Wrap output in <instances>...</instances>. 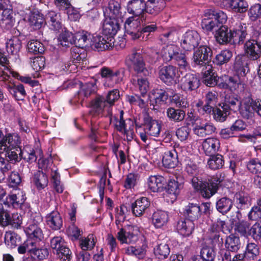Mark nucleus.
Masks as SVG:
<instances>
[{
    "instance_id": "nucleus-36",
    "label": "nucleus",
    "mask_w": 261,
    "mask_h": 261,
    "mask_svg": "<svg viewBox=\"0 0 261 261\" xmlns=\"http://www.w3.org/2000/svg\"><path fill=\"white\" fill-rule=\"evenodd\" d=\"M213 17L214 18V15L211 13L210 9L205 11L201 22V26L204 30L207 31H212L214 29L217 28L216 22L213 21Z\"/></svg>"
},
{
    "instance_id": "nucleus-15",
    "label": "nucleus",
    "mask_w": 261,
    "mask_h": 261,
    "mask_svg": "<svg viewBox=\"0 0 261 261\" xmlns=\"http://www.w3.org/2000/svg\"><path fill=\"white\" fill-rule=\"evenodd\" d=\"M180 149L179 146H177L171 150H167L164 152L162 163L165 167L173 168L177 165L178 152Z\"/></svg>"
},
{
    "instance_id": "nucleus-23",
    "label": "nucleus",
    "mask_w": 261,
    "mask_h": 261,
    "mask_svg": "<svg viewBox=\"0 0 261 261\" xmlns=\"http://www.w3.org/2000/svg\"><path fill=\"white\" fill-rule=\"evenodd\" d=\"M216 38L220 44L230 42L233 40L232 32L229 30L227 27L221 25L217 31Z\"/></svg>"
},
{
    "instance_id": "nucleus-60",
    "label": "nucleus",
    "mask_w": 261,
    "mask_h": 261,
    "mask_svg": "<svg viewBox=\"0 0 261 261\" xmlns=\"http://www.w3.org/2000/svg\"><path fill=\"white\" fill-rule=\"evenodd\" d=\"M29 20L30 25L35 29H39L44 22V18L40 14L33 13L30 15Z\"/></svg>"
},
{
    "instance_id": "nucleus-1",
    "label": "nucleus",
    "mask_w": 261,
    "mask_h": 261,
    "mask_svg": "<svg viewBox=\"0 0 261 261\" xmlns=\"http://www.w3.org/2000/svg\"><path fill=\"white\" fill-rule=\"evenodd\" d=\"M223 180V177H218L217 176L208 179L207 181L200 180L198 177H194L190 179L194 189L199 191L202 197L207 199L217 192L219 184Z\"/></svg>"
},
{
    "instance_id": "nucleus-12",
    "label": "nucleus",
    "mask_w": 261,
    "mask_h": 261,
    "mask_svg": "<svg viewBox=\"0 0 261 261\" xmlns=\"http://www.w3.org/2000/svg\"><path fill=\"white\" fill-rule=\"evenodd\" d=\"M202 74V82L207 86L213 87L217 84L219 77L213 71L212 65H207L205 67H201Z\"/></svg>"
},
{
    "instance_id": "nucleus-24",
    "label": "nucleus",
    "mask_w": 261,
    "mask_h": 261,
    "mask_svg": "<svg viewBox=\"0 0 261 261\" xmlns=\"http://www.w3.org/2000/svg\"><path fill=\"white\" fill-rule=\"evenodd\" d=\"M248 27L246 24L240 23L232 32L233 42L242 44L248 35Z\"/></svg>"
},
{
    "instance_id": "nucleus-43",
    "label": "nucleus",
    "mask_w": 261,
    "mask_h": 261,
    "mask_svg": "<svg viewBox=\"0 0 261 261\" xmlns=\"http://www.w3.org/2000/svg\"><path fill=\"white\" fill-rule=\"evenodd\" d=\"M146 248L147 245L145 244H143L142 246H129L126 249L125 252L128 255H134L139 259H142L146 254Z\"/></svg>"
},
{
    "instance_id": "nucleus-52",
    "label": "nucleus",
    "mask_w": 261,
    "mask_h": 261,
    "mask_svg": "<svg viewBox=\"0 0 261 261\" xmlns=\"http://www.w3.org/2000/svg\"><path fill=\"white\" fill-rule=\"evenodd\" d=\"M224 164V161L223 156L219 154L211 156L207 162L208 167L213 170L222 168Z\"/></svg>"
},
{
    "instance_id": "nucleus-44",
    "label": "nucleus",
    "mask_w": 261,
    "mask_h": 261,
    "mask_svg": "<svg viewBox=\"0 0 261 261\" xmlns=\"http://www.w3.org/2000/svg\"><path fill=\"white\" fill-rule=\"evenodd\" d=\"M90 34L87 32H78L74 36V44L79 48H84L88 45Z\"/></svg>"
},
{
    "instance_id": "nucleus-63",
    "label": "nucleus",
    "mask_w": 261,
    "mask_h": 261,
    "mask_svg": "<svg viewBox=\"0 0 261 261\" xmlns=\"http://www.w3.org/2000/svg\"><path fill=\"white\" fill-rule=\"evenodd\" d=\"M235 198L238 209H244L248 206L249 198L247 195L242 193H237L235 195Z\"/></svg>"
},
{
    "instance_id": "nucleus-31",
    "label": "nucleus",
    "mask_w": 261,
    "mask_h": 261,
    "mask_svg": "<svg viewBox=\"0 0 261 261\" xmlns=\"http://www.w3.org/2000/svg\"><path fill=\"white\" fill-rule=\"evenodd\" d=\"M22 45L20 40L17 37H13L6 42L7 52L12 55L18 57L19 52Z\"/></svg>"
},
{
    "instance_id": "nucleus-27",
    "label": "nucleus",
    "mask_w": 261,
    "mask_h": 261,
    "mask_svg": "<svg viewBox=\"0 0 261 261\" xmlns=\"http://www.w3.org/2000/svg\"><path fill=\"white\" fill-rule=\"evenodd\" d=\"M194 229V224L190 219H181L177 225L178 232L183 236H189Z\"/></svg>"
},
{
    "instance_id": "nucleus-54",
    "label": "nucleus",
    "mask_w": 261,
    "mask_h": 261,
    "mask_svg": "<svg viewBox=\"0 0 261 261\" xmlns=\"http://www.w3.org/2000/svg\"><path fill=\"white\" fill-rule=\"evenodd\" d=\"M170 252V249L168 244L162 243L154 249V254L159 258L165 259L167 258Z\"/></svg>"
},
{
    "instance_id": "nucleus-64",
    "label": "nucleus",
    "mask_w": 261,
    "mask_h": 261,
    "mask_svg": "<svg viewBox=\"0 0 261 261\" xmlns=\"http://www.w3.org/2000/svg\"><path fill=\"white\" fill-rule=\"evenodd\" d=\"M248 16L252 21L261 17V4H256L252 6L248 11Z\"/></svg>"
},
{
    "instance_id": "nucleus-25",
    "label": "nucleus",
    "mask_w": 261,
    "mask_h": 261,
    "mask_svg": "<svg viewBox=\"0 0 261 261\" xmlns=\"http://www.w3.org/2000/svg\"><path fill=\"white\" fill-rule=\"evenodd\" d=\"M96 90V87L94 83H88L82 85L77 93L80 103L83 105L84 101L91 94L95 93Z\"/></svg>"
},
{
    "instance_id": "nucleus-10",
    "label": "nucleus",
    "mask_w": 261,
    "mask_h": 261,
    "mask_svg": "<svg viewBox=\"0 0 261 261\" xmlns=\"http://www.w3.org/2000/svg\"><path fill=\"white\" fill-rule=\"evenodd\" d=\"M177 70L176 67L172 65L165 66L159 70L160 80L167 85H171L175 82Z\"/></svg>"
},
{
    "instance_id": "nucleus-7",
    "label": "nucleus",
    "mask_w": 261,
    "mask_h": 261,
    "mask_svg": "<svg viewBox=\"0 0 261 261\" xmlns=\"http://www.w3.org/2000/svg\"><path fill=\"white\" fill-rule=\"evenodd\" d=\"M114 39L105 35H97L93 38L92 48L98 51L110 49L114 46Z\"/></svg>"
},
{
    "instance_id": "nucleus-50",
    "label": "nucleus",
    "mask_w": 261,
    "mask_h": 261,
    "mask_svg": "<svg viewBox=\"0 0 261 261\" xmlns=\"http://www.w3.org/2000/svg\"><path fill=\"white\" fill-rule=\"evenodd\" d=\"M2 10H3L1 18L2 23L8 28L12 27L14 22L12 10L9 8L4 9V8Z\"/></svg>"
},
{
    "instance_id": "nucleus-61",
    "label": "nucleus",
    "mask_w": 261,
    "mask_h": 261,
    "mask_svg": "<svg viewBox=\"0 0 261 261\" xmlns=\"http://www.w3.org/2000/svg\"><path fill=\"white\" fill-rule=\"evenodd\" d=\"M215 257V249L212 247H203L200 251V257L204 261H214Z\"/></svg>"
},
{
    "instance_id": "nucleus-4",
    "label": "nucleus",
    "mask_w": 261,
    "mask_h": 261,
    "mask_svg": "<svg viewBox=\"0 0 261 261\" xmlns=\"http://www.w3.org/2000/svg\"><path fill=\"white\" fill-rule=\"evenodd\" d=\"M212 55V50L209 46L206 45H200L194 52L193 62L200 68L205 67L206 65H210L209 62L211 60Z\"/></svg>"
},
{
    "instance_id": "nucleus-22",
    "label": "nucleus",
    "mask_w": 261,
    "mask_h": 261,
    "mask_svg": "<svg viewBox=\"0 0 261 261\" xmlns=\"http://www.w3.org/2000/svg\"><path fill=\"white\" fill-rule=\"evenodd\" d=\"M119 29V23L115 18L107 19L103 23V32L105 35L113 37Z\"/></svg>"
},
{
    "instance_id": "nucleus-32",
    "label": "nucleus",
    "mask_w": 261,
    "mask_h": 261,
    "mask_svg": "<svg viewBox=\"0 0 261 261\" xmlns=\"http://www.w3.org/2000/svg\"><path fill=\"white\" fill-rule=\"evenodd\" d=\"M46 19L51 30L59 31L62 29L60 16L59 14L55 11H50L46 15Z\"/></svg>"
},
{
    "instance_id": "nucleus-9",
    "label": "nucleus",
    "mask_w": 261,
    "mask_h": 261,
    "mask_svg": "<svg viewBox=\"0 0 261 261\" xmlns=\"http://www.w3.org/2000/svg\"><path fill=\"white\" fill-rule=\"evenodd\" d=\"M141 75H132L130 82L136 90L144 97L149 90V82L147 77Z\"/></svg>"
},
{
    "instance_id": "nucleus-47",
    "label": "nucleus",
    "mask_w": 261,
    "mask_h": 261,
    "mask_svg": "<svg viewBox=\"0 0 261 261\" xmlns=\"http://www.w3.org/2000/svg\"><path fill=\"white\" fill-rule=\"evenodd\" d=\"M232 56V53L231 51L228 49L223 50L216 56L214 62L218 65H222L228 63Z\"/></svg>"
},
{
    "instance_id": "nucleus-48",
    "label": "nucleus",
    "mask_w": 261,
    "mask_h": 261,
    "mask_svg": "<svg viewBox=\"0 0 261 261\" xmlns=\"http://www.w3.org/2000/svg\"><path fill=\"white\" fill-rule=\"evenodd\" d=\"M211 13L214 14L213 21L216 22V27L218 28L223 25L227 20V16L225 13L220 10L210 9Z\"/></svg>"
},
{
    "instance_id": "nucleus-16",
    "label": "nucleus",
    "mask_w": 261,
    "mask_h": 261,
    "mask_svg": "<svg viewBox=\"0 0 261 261\" xmlns=\"http://www.w3.org/2000/svg\"><path fill=\"white\" fill-rule=\"evenodd\" d=\"M249 59L244 56L238 55L236 57L233 69L239 75L243 77L249 71Z\"/></svg>"
},
{
    "instance_id": "nucleus-5",
    "label": "nucleus",
    "mask_w": 261,
    "mask_h": 261,
    "mask_svg": "<svg viewBox=\"0 0 261 261\" xmlns=\"http://www.w3.org/2000/svg\"><path fill=\"white\" fill-rule=\"evenodd\" d=\"M200 37L199 34L195 31L186 32L180 39L181 47L185 51H192L199 44Z\"/></svg>"
},
{
    "instance_id": "nucleus-53",
    "label": "nucleus",
    "mask_w": 261,
    "mask_h": 261,
    "mask_svg": "<svg viewBox=\"0 0 261 261\" xmlns=\"http://www.w3.org/2000/svg\"><path fill=\"white\" fill-rule=\"evenodd\" d=\"M34 182L37 188L40 190L45 188L48 184V178L45 174L40 171H38L34 177Z\"/></svg>"
},
{
    "instance_id": "nucleus-21",
    "label": "nucleus",
    "mask_w": 261,
    "mask_h": 261,
    "mask_svg": "<svg viewBox=\"0 0 261 261\" xmlns=\"http://www.w3.org/2000/svg\"><path fill=\"white\" fill-rule=\"evenodd\" d=\"M127 9L128 13L139 16L146 11L145 2L143 0H131L127 3Z\"/></svg>"
},
{
    "instance_id": "nucleus-42",
    "label": "nucleus",
    "mask_w": 261,
    "mask_h": 261,
    "mask_svg": "<svg viewBox=\"0 0 261 261\" xmlns=\"http://www.w3.org/2000/svg\"><path fill=\"white\" fill-rule=\"evenodd\" d=\"M228 107L220 105L219 108L213 111L214 118L217 121L224 122L230 114Z\"/></svg>"
},
{
    "instance_id": "nucleus-8",
    "label": "nucleus",
    "mask_w": 261,
    "mask_h": 261,
    "mask_svg": "<svg viewBox=\"0 0 261 261\" xmlns=\"http://www.w3.org/2000/svg\"><path fill=\"white\" fill-rule=\"evenodd\" d=\"M124 28L126 33L133 39L141 38V25L139 18L130 17L125 22Z\"/></svg>"
},
{
    "instance_id": "nucleus-18",
    "label": "nucleus",
    "mask_w": 261,
    "mask_h": 261,
    "mask_svg": "<svg viewBox=\"0 0 261 261\" xmlns=\"http://www.w3.org/2000/svg\"><path fill=\"white\" fill-rule=\"evenodd\" d=\"M215 130L216 127L210 122L200 123L199 124H196L193 128L194 134L202 138L213 134Z\"/></svg>"
},
{
    "instance_id": "nucleus-46",
    "label": "nucleus",
    "mask_w": 261,
    "mask_h": 261,
    "mask_svg": "<svg viewBox=\"0 0 261 261\" xmlns=\"http://www.w3.org/2000/svg\"><path fill=\"white\" fill-rule=\"evenodd\" d=\"M8 89L10 93L18 100L23 99L25 95V91L22 85L20 84L17 86L8 85Z\"/></svg>"
},
{
    "instance_id": "nucleus-33",
    "label": "nucleus",
    "mask_w": 261,
    "mask_h": 261,
    "mask_svg": "<svg viewBox=\"0 0 261 261\" xmlns=\"http://www.w3.org/2000/svg\"><path fill=\"white\" fill-rule=\"evenodd\" d=\"M168 219L167 213L160 210L155 212L152 217V223L157 228H160L166 224Z\"/></svg>"
},
{
    "instance_id": "nucleus-34",
    "label": "nucleus",
    "mask_w": 261,
    "mask_h": 261,
    "mask_svg": "<svg viewBox=\"0 0 261 261\" xmlns=\"http://www.w3.org/2000/svg\"><path fill=\"white\" fill-rule=\"evenodd\" d=\"M241 116L246 119H252L254 115V110L251 99H248L241 104L239 108Z\"/></svg>"
},
{
    "instance_id": "nucleus-40",
    "label": "nucleus",
    "mask_w": 261,
    "mask_h": 261,
    "mask_svg": "<svg viewBox=\"0 0 261 261\" xmlns=\"http://www.w3.org/2000/svg\"><path fill=\"white\" fill-rule=\"evenodd\" d=\"M178 51L179 48L177 46L170 44L163 47L161 54L165 62H169L173 59L175 54Z\"/></svg>"
},
{
    "instance_id": "nucleus-55",
    "label": "nucleus",
    "mask_w": 261,
    "mask_h": 261,
    "mask_svg": "<svg viewBox=\"0 0 261 261\" xmlns=\"http://www.w3.org/2000/svg\"><path fill=\"white\" fill-rule=\"evenodd\" d=\"M180 34L181 31L179 28L172 27L169 29L167 32L164 33L161 36V39L163 40L164 37L170 42H175L179 39V36Z\"/></svg>"
},
{
    "instance_id": "nucleus-13",
    "label": "nucleus",
    "mask_w": 261,
    "mask_h": 261,
    "mask_svg": "<svg viewBox=\"0 0 261 261\" xmlns=\"http://www.w3.org/2000/svg\"><path fill=\"white\" fill-rule=\"evenodd\" d=\"M200 85L199 80L192 73H188L180 80L181 88L185 91H191L197 89Z\"/></svg>"
},
{
    "instance_id": "nucleus-17",
    "label": "nucleus",
    "mask_w": 261,
    "mask_h": 261,
    "mask_svg": "<svg viewBox=\"0 0 261 261\" xmlns=\"http://www.w3.org/2000/svg\"><path fill=\"white\" fill-rule=\"evenodd\" d=\"M150 204L147 198L142 197L138 199L132 204V213L135 216L140 217L149 207Z\"/></svg>"
},
{
    "instance_id": "nucleus-11",
    "label": "nucleus",
    "mask_w": 261,
    "mask_h": 261,
    "mask_svg": "<svg viewBox=\"0 0 261 261\" xmlns=\"http://www.w3.org/2000/svg\"><path fill=\"white\" fill-rule=\"evenodd\" d=\"M134 230V227L132 226L120 229L117 235L118 240L121 243L130 244L135 242L138 239V236Z\"/></svg>"
},
{
    "instance_id": "nucleus-62",
    "label": "nucleus",
    "mask_w": 261,
    "mask_h": 261,
    "mask_svg": "<svg viewBox=\"0 0 261 261\" xmlns=\"http://www.w3.org/2000/svg\"><path fill=\"white\" fill-rule=\"evenodd\" d=\"M60 44L63 46L69 47L74 44V36L69 31H65L62 33L59 38Z\"/></svg>"
},
{
    "instance_id": "nucleus-30",
    "label": "nucleus",
    "mask_w": 261,
    "mask_h": 261,
    "mask_svg": "<svg viewBox=\"0 0 261 261\" xmlns=\"http://www.w3.org/2000/svg\"><path fill=\"white\" fill-rule=\"evenodd\" d=\"M49 255V250L46 248H39L36 242L33 241L30 256L34 259L41 260L47 258Z\"/></svg>"
},
{
    "instance_id": "nucleus-29",
    "label": "nucleus",
    "mask_w": 261,
    "mask_h": 261,
    "mask_svg": "<svg viewBox=\"0 0 261 261\" xmlns=\"http://www.w3.org/2000/svg\"><path fill=\"white\" fill-rule=\"evenodd\" d=\"M107 106L105 97L99 95L91 100L90 103L91 112L97 115L102 114Z\"/></svg>"
},
{
    "instance_id": "nucleus-2",
    "label": "nucleus",
    "mask_w": 261,
    "mask_h": 261,
    "mask_svg": "<svg viewBox=\"0 0 261 261\" xmlns=\"http://www.w3.org/2000/svg\"><path fill=\"white\" fill-rule=\"evenodd\" d=\"M125 64L128 68L134 72L132 75L148 76L150 73L143 57L135 50L127 56Z\"/></svg>"
},
{
    "instance_id": "nucleus-45",
    "label": "nucleus",
    "mask_w": 261,
    "mask_h": 261,
    "mask_svg": "<svg viewBox=\"0 0 261 261\" xmlns=\"http://www.w3.org/2000/svg\"><path fill=\"white\" fill-rule=\"evenodd\" d=\"M225 246L227 249L231 252L237 251L240 247V239L238 237L230 234L225 240Z\"/></svg>"
},
{
    "instance_id": "nucleus-3",
    "label": "nucleus",
    "mask_w": 261,
    "mask_h": 261,
    "mask_svg": "<svg viewBox=\"0 0 261 261\" xmlns=\"http://www.w3.org/2000/svg\"><path fill=\"white\" fill-rule=\"evenodd\" d=\"M143 129L139 133V135L144 142H146L149 137H157L159 136L161 129V124L147 114L143 115Z\"/></svg>"
},
{
    "instance_id": "nucleus-39",
    "label": "nucleus",
    "mask_w": 261,
    "mask_h": 261,
    "mask_svg": "<svg viewBox=\"0 0 261 261\" xmlns=\"http://www.w3.org/2000/svg\"><path fill=\"white\" fill-rule=\"evenodd\" d=\"M167 115L170 120L179 122L185 119L186 112L181 109H175L171 107L167 110Z\"/></svg>"
},
{
    "instance_id": "nucleus-56",
    "label": "nucleus",
    "mask_w": 261,
    "mask_h": 261,
    "mask_svg": "<svg viewBox=\"0 0 261 261\" xmlns=\"http://www.w3.org/2000/svg\"><path fill=\"white\" fill-rule=\"evenodd\" d=\"M95 246L94 238L92 234H89L86 238H81L80 239V246L82 251L92 250Z\"/></svg>"
},
{
    "instance_id": "nucleus-20",
    "label": "nucleus",
    "mask_w": 261,
    "mask_h": 261,
    "mask_svg": "<svg viewBox=\"0 0 261 261\" xmlns=\"http://www.w3.org/2000/svg\"><path fill=\"white\" fill-rule=\"evenodd\" d=\"M18 141V134L16 133H6L5 135L0 130V154L7 148V143L13 145Z\"/></svg>"
},
{
    "instance_id": "nucleus-41",
    "label": "nucleus",
    "mask_w": 261,
    "mask_h": 261,
    "mask_svg": "<svg viewBox=\"0 0 261 261\" xmlns=\"http://www.w3.org/2000/svg\"><path fill=\"white\" fill-rule=\"evenodd\" d=\"M150 101H154L156 105H161L168 99V94L163 89H156L153 90L149 95Z\"/></svg>"
},
{
    "instance_id": "nucleus-51",
    "label": "nucleus",
    "mask_w": 261,
    "mask_h": 261,
    "mask_svg": "<svg viewBox=\"0 0 261 261\" xmlns=\"http://www.w3.org/2000/svg\"><path fill=\"white\" fill-rule=\"evenodd\" d=\"M259 251L257 245L253 243H248L245 252L246 258L249 260H254L259 255Z\"/></svg>"
},
{
    "instance_id": "nucleus-57",
    "label": "nucleus",
    "mask_w": 261,
    "mask_h": 261,
    "mask_svg": "<svg viewBox=\"0 0 261 261\" xmlns=\"http://www.w3.org/2000/svg\"><path fill=\"white\" fill-rule=\"evenodd\" d=\"M28 49L29 53L33 54H42L44 51V47L40 41L32 40L28 43Z\"/></svg>"
},
{
    "instance_id": "nucleus-19",
    "label": "nucleus",
    "mask_w": 261,
    "mask_h": 261,
    "mask_svg": "<svg viewBox=\"0 0 261 261\" xmlns=\"http://www.w3.org/2000/svg\"><path fill=\"white\" fill-rule=\"evenodd\" d=\"M46 219L47 225L53 230H59L63 225L62 218L57 211H53L48 214Z\"/></svg>"
},
{
    "instance_id": "nucleus-58",
    "label": "nucleus",
    "mask_w": 261,
    "mask_h": 261,
    "mask_svg": "<svg viewBox=\"0 0 261 261\" xmlns=\"http://www.w3.org/2000/svg\"><path fill=\"white\" fill-rule=\"evenodd\" d=\"M230 7L235 12H245L248 8V4L244 0H231L229 2Z\"/></svg>"
},
{
    "instance_id": "nucleus-49",
    "label": "nucleus",
    "mask_w": 261,
    "mask_h": 261,
    "mask_svg": "<svg viewBox=\"0 0 261 261\" xmlns=\"http://www.w3.org/2000/svg\"><path fill=\"white\" fill-rule=\"evenodd\" d=\"M185 215L192 221L198 219L201 215L199 206L193 203L190 204L186 207Z\"/></svg>"
},
{
    "instance_id": "nucleus-14",
    "label": "nucleus",
    "mask_w": 261,
    "mask_h": 261,
    "mask_svg": "<svg viewBox=\"0 0 261 261\" xmlns=\"http://www.w3.org/2000/svg\"><path fill=\"white\" fill-rule=\"evenodd\" d=\"M244 50L249 60H256L261 56V47L255 42V39L246 41L244 44Z\"/></svg>"
},
{
    "instance_id": "nucleus-28",
    "label": "nucleus",
    "mask_w": 261,
    "mask_h": 261,
    "mask_svg": "<svg viewBox=\"0 0 261 261\" xmlns=\"http://www.w3.org/2000/svg\"><path fill=\"white\" fill-rule=\"evenodd\" d=\"M25 232L31 239H36L39 241H41L43 239V232L39 226L38 221L36 222L33 221L30 223L29 225L26 227Z\"/></svg>"
},
{
    "instance_id": "nucleus-59",
    "label": "nucleus",
    "mask_w": 261,
    "mask_h": 261,
    "mask_svg": "<svg viewBox=\"0 0 261 261\" xmlns=\"http://www.w3.org/2000/svg\"><path fill=\"white\" fill-rule=\"evenodd\" d=\"M110 12L113 15V18L116 19L121 18L123 16L120 4L116 1H111L108 7Z\"/></svg>"
},
{
    "instance_id": "nucleus-6",
    "label": "nucleus",
    "mask_w": 261,
    "mask_h": 261,
    "mask_svg": "<svg viewBox=\"0 0 261 261\" xmlns=\"http://www.w3.org/2000/svg\"><path fill=\"white\" fill-rule=\"evenodd\" d=\"M21 140L18 135V141L15 144H11L7 143V148L5 151L2 152L5 153V157L9 161L12 163H16L19 162L22 158L24 151H22L20 147Z\"/></svg>"
},
{
    "instance_id": "nucleus-26",
    "label": "nucleus",
    "mask_w": 261,
    "mask_h": 261,
    "mask_svg": "<svg viewBox=\"0 0 261 261\" xmlns=\"http://www.w3.org/2000/svg\"><path fill=\"white\" fill-rule=\"evenodd\" d=\"M220 141L216 138H208L202 143L203 149L207 155L215 153L220 148Z\"/></svg>"
},
{
    "instance_id": "nucleus-35",
    "label": "nucleus",
    "mask_w": 261,
    "mask_h": 261,
    "mask_svg": "<svg viewBox=\"0 0 261 261\" xmlns=\"http://www.w3.org/2000/svg\"><path fill=\"white\" fill-rule=\"evenodd\" d=\"M26 197L22 191H18L17 194L9 195L5 204H11L13 207H20L25 201Z\"/></svg>"
},
{
    "instance_id": "nucleus-38",
    "label": "nucleus",
    "mask_w": 261,
    "mask_h": 261,
    "mask_svg": "<svg viewBox=\"0 0 261 261\" xmlns=\"http://www.w3.org/2000/svg\"><path fill=\"white\" fill-rule=\"evenodd\" d=\"M165 181V178L162 176H150L148 179V186L151 191L158 192L159 189L163 187V182Z\"/></svg>"
},
{
    "instance_id": "nucleus-37",
    "label": "nucleus",
    "mask_w": 261,
    "mask_h": 261,
    "mask_svg": "<svg viewBox=\"0 0 261 261\" xmlns=\"http://www.w3.org/2000/svg\"><path fill=\"white\" fill-rule=\"evenodd\" d=\"M233 202L232 200L226 197L219 199L216 204L217 211L223 215L227 214L232 208Z\"/></svg>"
}]
</instances>
